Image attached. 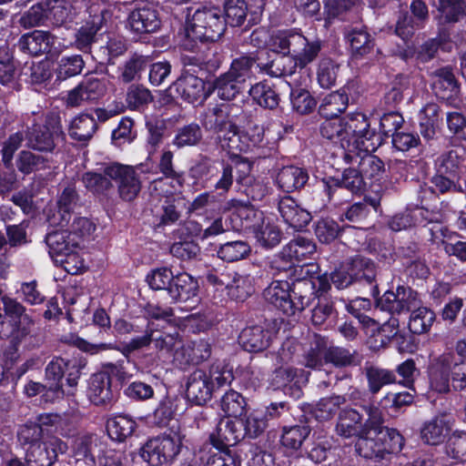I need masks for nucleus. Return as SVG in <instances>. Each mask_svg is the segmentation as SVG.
<instances>
[{
    "instance_id": "1",
    "label": "nucleus",
    "mask_w": 466,
    "mask_h": 466,
    "mask_svg": "<svg viewBox=\"0 0 466 466\" xmlns=\"http://www.w3.org/2000/svg\"><path fill=\"white\" fill-rule=\"evenodd\" d=\"M317 269V265L304 263L300 266L301 279L294 281L292 285L286 280H273L264 289L265 299L287 316L302 312L319 297L312 279Z\"/></svg>"
},
{
    "instance_id": "2",
    "label": "nucleus",
    "mask_w": 466,
    "mask_h": 466,
    "mask_svg": "<svg viewBox=\"0 0 466 466\" xmlns=\"http://www.w3.org/2000/svg\"><path fill=\"white\" fill-rule=\"evenodd\" d=\"M420 304L418 293L403 286H399L395 292L386 291L377 299V307L391 315L411 311L409 329L419 335L429 331L435 320V313Z\"/></svg>"
},
{
    "instance_id": "3",
    "label": "nucleus",
    "mask_w": 466,
    "mask_h": 466,
    "mask_svg": "<svg viewBox=\"0 0 466 466\" xmlns=\"http://www.w3.org/2000/svg\"><path fill=\"white\" fill-rule=\"evenodd\" d=\"M366 436L360 440L358 454L365 459L382 461L388 455L397 454L404 446L403 436L393 428L384 426L381 412L374 421H370Z\"/></svg>"
},
{
    "instance_id": "4",
    "label": "nucleus",
    "mask_w": 466,
    "mask_h": 466,
    "mask_svg": "<svg viewBox=\"0 0 466 466\" xmlns=\"http://www.w3.org/2000/svg\"><path fill=\"white\" fill-rule=\"evenodd\" d=\"M191 10L192 8L187 9V40L184 46L198 52V46L195 44L197 41L214 43L221 38L226 31V21L216 7L198 8L193 14Z\"/></svg>"
},
{
    "instance_id": "5",
    "label": "nucleus",
    "mask_w": 466,
    "mask_h": 466,
    "mask_svg": "<svg viewBox=\"0 0 466 466\" xmlns=\"http://www.w3.org/2000/svg\"><path fill=\"white\" fill-rule=\"evenodd\" d=\"M233 380L232 370L222 363H213L208 370L197 369L187 376V399L196 405H204L217 390L230 385Z\"/></svg>"
},
{
    "instance_id": "6",
    "label": "nucleus",
    "mask_w": 466,
    "mask_h": 466,
    "mask_svg": "<svg viewBox=\"0 0 466 466\" xmlns=\"http://www.w3.org/2000/svg\"><path fill=\"white\" fill-rule=\"evenodd\" d=\"M430 384L439 393L451 391L450 381L456 390L466 388V360H457L452 352H444L434 358L429 367Z\"/></svg>"
},
{
    "instance_id": "7",
    "label": "nucleus",
    "mask_w": 466,
    "mask_h": 466,
    "mask_svg": "<svg viewBox=\"0 0 466 466\" xmlns=\"http://www.w3.org/2000/svg\"><path fill=\"white\" fill-rule=\"evenodd\" d=\"M64 139L61 118L56 113H48L43 125H34L25 135L28 148L45 153H52Z\"/></svg>"
},
{
    "instance_id": "8",
    "label": "nucleus",
    "mask_w": 466,
    "mask_h": 466,
    "mask_svg": "<svg viewBox=\"0 0 466 466\" xmlns=\"http://www.w3.org/2000/svg\"><path fill=\"white\" fill-rule=\"evenodd\" d=\"M363 411L368 418L364 420L363 415L355 409L346 408L340 410L338 414L336 423V433L345 439L356 437L355 450L358 452V446L360 440L366 436L367 430L370 426V421L376 420L380 410L372 404L363 405Z\"/></svg>"
},
{
    "instance_id": "9",
    "label": "nucleus",
    "mask_w": 466,
    "mask_h": 466,
    "mask_svg": "<svg viewBox=\"0 0 466 466\" xmlns=\"http://www.w3.org/2000/svg\"><path fill=\"white\" fill-rule=\"evenodd\" d=\"M239 107L235 105H219L209 108L202 116L201 124L208 131L217 135L218 144L225 143L240 127L238 125Z\"/></svg>"
},
{
    "instance_id": "10",
    "label": "nucleus",
    "mask_w": 466,
    "mask_h": 466,
    "mask_svg": "<svg viewBox=\"0 0 466 466\" xmlns=\"http://www.w3.org/2000/svg\"><path fill=\"white\" fill-rule=\"evenodd\" d=\"M181 442L169 435L148 440L140 450L141 457L152 466L171 463L180 452Z\"/></svg>"
},
{
    "instance_id": "11",
    "label": "nucleus",
    "mask_w": 466,
    "mask_h": 466,
    "mask_svg": "<svg viewBox=\"0 0 466 466\" xmlns=\"http://www.w3.org/2000/svg\"><path fill=\"white\" fill-rule=\"evenodd\" d=\"M46 243L52 257H65V259L58 260L56 258V261L63 264L65 270L70 274L77 272V267L70 266V261H75L77 258L75 253V249L78 246L76 238H72L68 230L61 228L47 233Z\"/></svg>"
},
{
    "instance_id": "12",
    "label": "nucleus",
    "mask_w": 466,
    "mask_h": 466,
    "mask_svg": "<svg viewBox=\"0 0 466 466\" xmlns=\"http://www.w3.org/2000/svg\"><path fill=\"white\" fill-rule=\"evenodd\" d=\"M107 86L108 81L104 77L86 76L67 93L66 104L70 107H77L85 103L96 102L106 95Z\"/></svg>"
},
{
    "instance_id": "13",
    "label": "nucleus",
    "mask_w": 466,
    "mask_h": 466,
    "mask_svg": "<svg viewBox=\"0 0 466 466\" xmlns=\"http://www.w3.org/2000/svg\"><path fill=\"white\" fill-rule=\"evenodd\" d=\"M105 174L117 183L118 195L125 201L134 200L141 190V181L136 170L129 166L111 164Z\"/></svg>"
},
{
    "instance_id": "14",
    "label": "nucleus",
    "mask_w": 466,
    "mask_h": 466,
    "mask_svg": "<svg viewBox=\"0 0 466 466\" xmlns=\"http://www.w3.org/2000/svg\"><path fill=\"white\" fill-rule=\"evenodd\" d=\"M67 444L57 437H50L42 443H35L26 450L27 466H52L58 454L66 452Z\"/></svg>"
},
{
    "instance_id": "15",
    "label": "nucleus",
    "mask_w": 466,
    "mask_h": 466,
    "mask_svg": "<svg viewBox=\"0 0 466 466\" xmlns=\"http://www.w3.org/2000/svg\"><path fill=\"white\" fill-rule=\"evenodd\" d=\"M57 37L49 31L34 30L23 35L17 43L20 51L25 54L38 56L44 54L56 56L59 50L56 47Z\"/></svg>"
},
{
    "instance_id": "16",
    "label": "nucleus",
    "mask_w": 466,
    "mask_h": 466,
    "mask_svg": "<svg viewBox=\"0 0 466 466\" xmlns=\"http://www.w3.org/2000/svg\"><path fill=\"white\" fill-rule=\"evenodd\" d=\"M264 138V127L254 125L247 130L238 129L232 136H228L225 143L219 144L223 150L228 154L238 156L242 152H248L252 147H258Z\"/></svg>"
},
{
    "instance_id": "17",
    "label": "nucleus",
    "mask_w": 466,
    "mask_h": 466,
    "mask_svg": "<svg viewBox=\"0 0 466 466\" xmlns=\"http://www.w3.org/2000/svg\"><path fill=\"white\" fill-rule=\"evenodd\" d=\"M211 356V344L204 339L183 343L173 354V363L179 369H187L190 365H198Z\"/></svg>"
},
{
    "instance_id": "18",
    "label": "nucleus",
    "mask_w": 466,
    "mask_h": 466,
    "mask_svg": "<svg viewBox=\"0 0 466 466\" xmlns=\"http://www.w3.org/2000/svg\"><path fill=\"white\" fill-rule=\"evenodd\" d=\"M128 25L137 34H153L161 27L159 13L154 6L145 5L135 7L128 15Z\"/></svg>"
},
{
    "instance_id": "19",
    "label": "nucleus",
    "mask_w": 466,
    "mask_h": 466,
    "mask_svg": "<svg viewBox=\"0 0 466 466\" xmlns=\"http://www.w3.org/2000/svg\"><path fill=\"white\" fill-rule=\"evenodd\" d=\"M342 157L346 163L358 165V171L361 173V177L371 179L377 177L384 171V163L378 157L370 153L355 152L354 150L348 149L342 151Z\"/></svg>"
},
{
    "instance_id": "20",
    "label": "nucleus",
    "mask_w": 466,
    "mask_h": 466,
    "mask_svg": "<svg viewBox=\"0 0 466 466\" xmlns=\"http://www.w3.org/2000/svg\"><path fill=\"white\" fill-rule=\"evenodd\" d=\"M241 420H220L215 433L210 435L212 444L219 450L236 445L244 439Z\"/></svg>"
},
{
    "instance_id": "21",
    "label": "nucleus",
    "mask_w": 466,
    "mask_h": 466,
    "mask_svg": "<svg viewBox=\"0 0 466 466\" xmlns=\"http://www.w3.org/2000/svg\"><path fill=\"white\" fill-rule=\"evenodd\" d=\"M278 209L283 220L296 229H301L311 220L310 212L302 208L289 196H284L279 199Z\"/></svg>"
},
{
    "instance_id": "22",
    "label": "nucleus",
    "mask_w": 466,
    "mask_h": 466,
    "mask_svg": "<svg viewBox=\"0 0 466 466\" xmlns=\"http://www.w3.org/2000/svg\"><path fill=\"white\" fill-rule=\"evenodd\" d=\"M173 86L178 96L187 103L202 102L207 97L205 83L198 76L181 75Z\"/></svg>"
},
{
    "instance_id": "23",
    "label": "nucleus",
    "mask_w": 466,
    "mask_h": 466,
    "mask_svg": "<svg viewBox=\"0 0 466 466\" xmlns=\"http://www.w3.org/2000/svg\"><path fill=\"white\" fill-rule=\"evenodd\" d=\"M88 397L96 406H107L114 402L116 392L107 374L97 372L92 375L88 387Z\"/></svg>"
},
{
    "instance_id": "24",
    "label": "nucleus",
    "mask_w": 466,
    "mask_h": 466,
    "mask_svg": "<svg viewBox=\"0 0 466 466\" xmlns=\"http://www.w3.org/2000/svg\"><path fill=\"white\" fill-rule=\"evenodd\" d=\"M198 291V280L187 272H180L175 275L167 293L174 302H187L197 297Z\"/></svg>"
},
{
    "instance_id": "25",
    "label": "nucleus",
    "mask_w": 466,
    "mask_h": 466,
    "mask_svg": "<svg viewBox=\"0 0 466 466\" xmlns=\"http://www.w3.org/2000/svg\"><path fill=\"white\" fill-rule=\"evenodd\" d=\"M239 343L249 352H260L270 345V332L261 326L245 328L239 335Z\"/></svg>"
},
{
    "instance_id": "26",
    "label": "nucleus",
    "mask_w": 466,
    "mask_h": 466,
    "mask_svg": "<svg viewBox=\"0 0 466 466\" xmlns=\"http://www.w3.org/2000/svg\"><path fill=\"white\" fill-rule=\"evenodd\" d=\"M350 43L351 56L354 59H360L370 54L374 48V38L365 26L353 27L346 35Z\"/></svg>"
},
{
    "instance_id": "27",
    "label": "nucleus",
    "mask_w": 466,
    "mask_h": 466,
    "mask_svg": "<svg viewBox=\"0 0 466 466\" xmlns=\"http://www.w3.org/2000/svg\"><path fill=\"white\" fill-rule=\"evenodd\" d=\"M320 50L321 42L319 40L309 41L302 34L298 33L291 55L298 62L299 67L304 68L317 58Z\"/></svg>"
},
{
    "instance_id": "28",
    "label": "nucleus",
    "mask_w": 466,
    "mask_h": 466,
    "mask_svg": "<svg viewBox=\"0 0 466 466\" xmlns=\"http://www.w3.org/2000/svg\"><path fill=\"white\" fill-rule=\"evenodd\" d=\"M432 76L434 77L432 89L439 98L446 100L458 94V82L451 68H439L432 73Z\"/></svg>"
},
{
    "instance_id": "29",
    "label": "nucleus",
    "mask_w": 466,
    "mask_h": 466,
    "mask_svg": "<svg viewBox=\"0 0 466 466\" xmlns=\"http://www.w3.org/2000/svg\"><path fill=\"white\" fill-rule=\"evenodd\" d=\"M79 202V195L77 193L76 184L69 182L64 187L58 196L56 206L57 213L60 216L59 224L65 227L70 222L72 212Z\"/></svg>"
},
{
    "instance_id": "30",
    "label": "nucleus",
    "mask_w": 466,
    "mask_h": 466,
    "mask_svg": "<svg viewBox=\"0 0 466 466\" xmlns=\"http://www.w3.org/2000/svg\"><path fill=\"white\" fill-rule=\"evenodd\" d=\"M101 29V19L99 17L86 21L76 32L73 46L77 50L89 54L92 46L97 40V33Z\"/></svg>"
},
{
    "instance_id": "31",
    "label": "nucleus",
    "mask_w": 466,
    "mask_h": 466,
    "mask_svg": "<svg viewBox=\"0 0 466 466\" xmlns=\"http://www.w3.org/2000/svg\"><path fill=\"white\" fill-rule=\"evenodd\" d=\"M439 171L452 177H457L466 167V149L457 146L443 153L439 158Z\"/></svg>"
},
{
    "instance_id": "32",
    "label": "nucleus",
    "mask_w": 466,
    "mask_h": 466,
    "mask_svg": "<svg viewBox=\"0 0 466 466\" xmlns=\"http://www.w3.org/2000/svg\"><path fill=\"white\" fill-rule=\"evenodd\" d=\"M148 64V56L137 53L132 54L122 66H119L118 80L123 84H129L133 81L139 80Z\"/></svg>"
},
{
    "instance_id": "33",
    "label": "nucleus",
    "mask_w": 466,
    "mask_h": 466,
    "mask_svg": "<svg viewBox=\"0 0 466 466\" xmlns=\"http://www.w3.org/2000/svg\"><path fill=\"white\" fill-rule=\"evenodd\" d=\"M308 179L307 171L295 166L284 167L277 176L279 187L288 193L303 187Z\"/></svg>"
},
{
    "instance_id": "34",
    "label": "nucleus",
    "mask_w": 466,
    "mask_h": 466,
    "mask_svg": "<svg viewBox=\"0 0 466 466\" xmlns=\"http://www.w3.org/2000/svg\"><path fill=\"white\" fill-rule=\"evenodd\" d=\"M443 113L435 103L427 104L420 112V134L427 139L432 138L442 120Z\"/></svg>"
},
{
    "instance_id": "35",
    "label": "nucleus",
    "mask_w": 466,
    "mask_h": 466,
    "mask_svg": "<svg viewBox=\"0 0 466 466\" xmlns=\"http://www.w3.org/2000/svg\"><path fill=\"white\" fill-rule=\"evenodd\" d=\"M260 72L271 76H291L296 72L299 64L292 55H282L268 63L258 64Z\"/></svg>"
},
{
    "instance_id": "36",
    "label": "nucleus",
    "mask_w": 466,
    "mask_h": 466,
    "mask_svg": "<svg viewBox=\"0 0 466 466\" xmlns=\"http://www.w3.org/2000/svg\"><path fill=\"white\" fill-rule=\"evenodd\" d=\"M449 431V421L445 416H437L423 425L420 436L425 443L437 445L444 441Z\"/></svg>"
},
{
    "instance_id": "37",
    "label": "nucleus",
    "mask_w": 466,
    "mask_h": 466,
    "mask_svg": "<svg viewBox=\"0 0 466 466\" xmlns=\"http://www.w3.org/2000/svg\"><path fill=\"white\" fill-rule=\"evenodd\" d=\"M315 252V243L304 237H298L282 248L283 256L293 258L298 264L311 258Z\"/></svg>"
},
{
    "instance_id": "38",
    "label": "nucleus",
    "mask_w": 466,
    "mask_h": 466,
    "mask_svg": "<svg viewBox=\"0 0 466 466\" xmlns=\"http://www.w3.org/2000/svg\"><path fill=\"white\" fill-rule=\"evenodd\" d=\"M348 103L349 97L344 91L332 92L323 98L319 113L324 118H339V116L346 110Z\"/></svg>"
},
{
    "instance_id": "39",
    "label": "nucleus",
    "mask_w": 466,
    "mask_h": 466,
    "mask_svg": "<svg viewBox=\"0 0 466 466\" xmlns=\"http://www.w3.org/2000/svg\"><path fill=\"white\" fill-rule=\"evenodd\" d=\"M71 361L61 357H55L46 368L45 380L48 384V390L54 394L62 393L61 380Z\"/></svg>"
},
{
    "instance_id": "40",
    "label": "nucleus",
    "mask_w": 466,
    "mask_h": 466,
    "mask_svg": "<svg viewBox=\"0 0 466 466\" xmlns=\"http://www.w3.org/2000/svg\"><path fill=\"white\" fill-rule=\"evenodd\" d=\"M377 206L378 203L375 200L371 201L370 204H368L366 199L364 202L355 203L347 209L345 218L356 224V228H367L371 223L370 217L376 211Z\"/></svg>"
},
{
    "instance_id": "41",
    "label": "nucleus",
    "mask_w": 466,
    "mask_h": 466,
    "mask_svg": "<svg viewBox=\"0 0 466 466\" xmlns=\"http://www.w3.org/2000/svg\"><path fill=\"white\" fill-rule=\"evenodd\" d=\"M249 95L258 105L268 109L276 108L280 100L275 86L266 81L252 86L249 89Z\"/></svg>"
},
{
    "instance_id": "42",
    "label": "nucleus",
    "mask_w": 466,
    "mask_h": 466,
    "mask_svg": "<svg viewBox=\"0 0 466 466\" xmlns=\"http://www.w3.org/2000/svg\"><path fill=\"white\" fill-rule=\"evenodd\" d=\"M346 403L342 395H331L321 398L312 410V414L319 421H328L339 414L340 407Z\"/></svg>"
},
{
    "instance_id": "43",
    "label": "nucleus",
    "mask_w": 466,
    "mask_h": 466,
    "mask_svg": "<svg viewBox=\"0 0 466 466\" xmlns=\"http://www.w3.org/2000/svg\"><path fill=\"white\" fill-rule=\"evenodd\" d=\"M96 129V119L88 114H82L71 122L69 136L74 140L85 143L92 138Z\"/></svg>"
},
{
    "instance_id": "44",
    "label": "nucleus",
    "mask_w": 466,
    "mask_h": 466,
    "mask_svg": "<svg viewBox=\"0 0 466 466\" xmlns=\"http://www.w3.org/2000/svg\"><path fill=\"white\" fill-rule=\"evenodd\" d=\"M361 358L357 350L338 346H326L325 363H331L337 368L357 366L360 363Z\"/></svg>"
},
{
    "instance_id": "45",
    "label": "nucleus",
    "mask_w": 466,
    "mask_h": 466,
    "mask_svg": "<svg viewBox=\"0 0 466 466\" xmlns=\"http://www.w3.org/2000/svg\"><path fill=\"white\" fill-rule=\"evenodd\" d=\"M203 139V132L200 126L197 123H190L178 127L172 140V145L181 149L184 147H196Z\"/></svg>"
},
{
    "instance_id": "46",
    "label": "nucleus",
    "mask_w": 466,
    "mask_h": 466,
    "mask_svg": "<svg viewBox=\"0 0 466 466\" xmlns=\"http://www.w3.org/2000/svg\"><path fill=\"white\" fill-rule=\"evenodd\" d=\"M364 370L368 380V388L371 394H377L382 387L396 380L394 372L386 369L370 365L366 366Z\"/></svg>"
},
{
    "instance_id": "47",
    "label": "nucleus",
    "mask_w": 466,
    "mask_h": 466,
    "mask_svg": "<svg viewBox=\"0 0 466 466\" xmlns=\"http://www.w3.org/2000/svg\"><path fill=\"white\" fill-rule=\"evenodd\" d=\"M45 6L47 20L56 26H61L73 18V6L67 0H49Z\"/></svg>"
},
{
    "instance_id": "48",
    "label": "nucleus",
    "mask_w": 466,
    "mask_h": 466,
    "mask_svg": "<svg viewBox=\"0 0 466 466\" xmlns=\"http://www.w3.org/2000/svg\"><path fill=\"white\" fill-rule=\"evenodd\" d=\"M349 270L353 281L371 284L376 277L374 263L370 258L360 256H357L351 259L349 264Z\"/></svg>"
},
{
    "instance_id": "49",
    "label": "nucleus",
    "mask_w": 466,
    "mask_h": 466,
    "mask_svg": "<svg viewBox=\"0 0 466 466\" xmlns=\"http://www.w3.org/2000/svg\"><path fill=\"white\" fill-rule=\"evenodd\" d=\"M243 85L241 81L226 72L213 81L212 87L221 99L231 100L240 92Z\"/></svg>"
},
{
    "instance_id": "50",
    "label": "nucleus",
    "mask_w": 466,
    "mask_h": 466,
    "mask_svg": "<svg viewBox=\"0 0 466 466\" xmlns=\"http://www.w3.org/2000/svg\"><path fill=\"white\" fill-rule=\"evenodd\" d=\"M437 10L444 23L455 24L466 14L465 0H438Z\"/></svg>"
},
{
    "instance_id": "51",
    "label": "nucleus",
    "mask_w": 466,
    "mask_h": 466,
    "mask_svg": "<svg viewBox=\"0 0 466 466\" xmlns=\"http://www.w3.org/2000/svg\"><path fill=\"white\" fill-rule=\"evenodd\" d=\"M327 339L315 334L310 349L304 355V365L312 370H320L325 363Z\"/></svg>"
},
{
    "instance_id": "52",
    "label": "nucleus",
    "mask_w": 466,
    "mask_h": 466,
    "mask_svg": "<svg viewBox=\"0 0 466 466\" xmlns=\"http://www.w3.org/2000/svg\"><path fill=\"white\" fill-rule=\"evenodd\" d=\"M85 61L81 55L62 56L57 62L56 68V77L60 80L78 76L85 67Z\"/></svg>"
},
{
    "instance_id": "53",
    "label": "nucleus",
    "mask_w": 466,
    "mask_h": 466,
    "mask_svg": "<svg viewBox=\"0 0 466 466\" xmlns=\"http://www.w3.org/2000/svg\"><path fill=\"white\" fill-rule=\"evenodd\" d=\"M310 431V427L306 423L284 427L281 443L286 448L297 451L301 447Z\"/></svg>"
},
{
    "instance_id": "54",
    "label": "nucleus",
    "mask_w": 466,
    "mask_h": 466,
    "mask_svg": "<svg viewBox=\"0 0 466 466\" xmlns=\"http://www.w3.org/2000/svg\"><path fill=\"white\" fill-rule=\"evenodd\" d=\"M232 284L229 285L228 295L237 301L243 302L247 300L255 291L252 279L248 275H233Z\"/></svg>"
},
{
    "instance_id": "55",
    "label": "nucleus",
    "mask_w": 466,
    "mask_h": 466,
    "mask_svg": "<svg viewBox=\"0 0 466 466\" xmlns=\"http://www.w3.org/2000/svg\"><path fill=\"white\" fill-rule=\"evenodd\" d=\"M135 426L133 420L120 415L107 420L106 431L111 439L123 441L133 433Z\"/></svg>"
},
{
    "instance_id": "56",
    "label": "nucleus",
    "mask_w": 466,
    "mask_h": 466,
    "mask_svg": "<svg viewBox=\"0 0 466 466\" xmlns=\"http://www.w3.org/2000/svg\"><path fill=\"white\" fill-rule=\"evenodd\" d=\"M344 131L347 139L348 149H351L350 146L353 140L362 134L367 127H370V123L362 113H355L342 118Z\"/></svg>"
},
{
    "instance_id": "57",
    "label": "nucleus",
    "mask_w": 466,
    "mask_h": 466,
    "mask_svg": "<svg viewBox=\"0 0 466 466\" xmlns=\"http://www.w3.org/2000/svg\"><path fill=\"white\" fill-rule=\"evenodd\" d=\"M319 132L324 138L339 141L343 151L348 150L342 118H325L320 125Z\"/></svg>"
},
{
    "instance_id": "58",
    "label": "nucleus",
    "mask_w": 466,
    "mask_h": 466,
    "mask_svg": "<svg viewBox=\"0 0 466 466\" xmlns=\"http://www.w3.org/2000/svg\"><path fill=\"white\" fill-rule=\"evenodd\" d=\"M16 166L18 170L25 175L37 170L46 169L49 167L46 157L29 150H23L19 153Z\"/></svg>"
},
{
    "instance_id": "59",
    "label": "nucleus",
    "mask_w": 466,
    "mask_h": 466,
    "mask_svg": "<svg viewBox=\"0 0 466 466\" xmlns=\"http://www.w3.org/2000/svg\"><path fill=\"white\" fill-rule=\"evenodd\" d=\"M154 346L157 350L163 354L173 355L180 346L181 338L178 332L168 333L162 330H151Z\"/></svg>"
},
{
    "instance_id": "60",
    "label": "nucleus",
    "mask_w": 466,
    "mask_h": 466,
    "mask_svg": "<svg viewBox=\"0 0 466 466\" xmlns=\"http://www.w3.org/2000/svg\"><path fill=\"white\" fill-rule=\"evenodd\" d=\"M258 58L253 54H245L232 60L228 73L243 84L252 76V68Z\"/></svg>"
},
{
    "instance_id": "61",
    "label": "nucleus",
    "mask_w": 466,
    "mask_h": 466,
    "mask_svg": "<svg viewBox=\"0 0 466 466\" xmlns=\"http://www.w3.org/2000/svg\"><path fill=\"white\" fill-rule=\"evenodd\" d=\"M247 407L245 398L238 391L230 390L220 400V408L227 416L240 417Z\"/></svg>"
},
{
    "instance_id": "62",
    "label": "nucleus",
    "mask_w": 466,
    "mask_h": 466,
    "mask_svg": "<svg viewBox=\"0 0 466 466\" xmlns=\"http://www.w3.org/2000/svg\"><path fill=\"white\" fill-rule=\"evenodd\" d=\"M154 100L151 91L140 84H132L126 94V102L131 109H140Z\"/></svg>"
},
{
    "instance_id": "63",
    "label": "nucleus",
    "mask_w": 466,
    "mask_h": 466,
    "mask_svg": "<svg viewBox=\"0 0 466 466\" xmlns=\"http://www.w3.org/2000/svg\"><path fill=\"white\" fill-rule=\"evenodd\" d=\"M250 252L248 244L242 240L227 242L218 250L219 258L233 262L245 258Z\"/></svg>"
},
{
    "instance_id": "64",
    "label": "nucleus",
    "mask_w": 466,
    "mask_h": 466,
    "mask_svg": "<svg viewBox=\"0 0 466 466\" xmlns=\"http://www.w3.org/2000/svg\"><path fill=\"white\" fill-rule=\"evenodd\" d=\"M226 25L240 26L246 20L248 5L245 0H227L224 5Z\"/></svg>"
}]
</instances>
